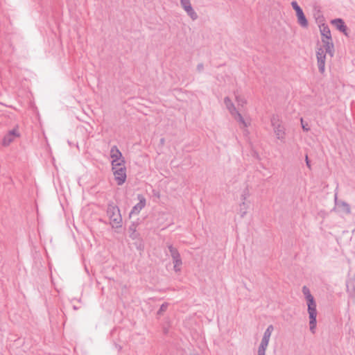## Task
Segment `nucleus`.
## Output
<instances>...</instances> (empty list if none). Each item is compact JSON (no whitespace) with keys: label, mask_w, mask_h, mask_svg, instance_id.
I'll list each match as a JSON object with an SVG mask.
<instances>
[{"label":"nucleus","mask_w":355,"mask_h":355,"mask_svg":"<svg viewBox=\"0 0 355 355\" xmlns=\"http://www.w3.org/2000/svg\"><path fill=\"white\" fill-rule=\"evenodd\" d=\"M302 293L304 294L308 306L307 311L309 318V329L312 334H315L317 326L316 317L318 313L316 309V302L313 296L311 295L309 288L307 286H304L302 287Z\"/></svg>","instance_id":"obj_1"},{"label":"nucleus","mask_w":355,"mask_h":355,"mask_svg":"<svg viewBox=\"0 0 355 355\" xmlns=\"http://www.w3.org/2000/svg\"><path fill=\"white\" fill-rule=\"evenodd\" d=\"M224 103L230 116L239 124L241 128H247L250 125L251 119L250 116L245 113L242 114L237 110L228 97L225 98Z\"/></svg>","instance_id":"obj_2"},{"label":"nucleus","mask_w":355,"mask_h":355,"mask_svg":"<svg viewBox=\"0 0 355 355\" xmlns=\"http://www.w3.org/2000/svg\"><path fill=\"white\" fill-rule=\"evenodd\" d=\"M320 30L322 35L321 42L322 44H324V48L326 52L328 53L331 57H333L334 46L332 42L330 29L327 26L322 24L320 26Z\"/></svg>","instance_id":"obj_3"},{"label":"nucleus","mask_w":355,"mask_h":355,"mask_svg":"<svg viewBox=\"0 0 355 355\" xmlns=\"http://www.w3.org/2000/svg\"><path fill=\"white\" fill-rule=\"evenodd\" d=\"M107 214L110 220V224L113 227L121 226L122 218L118 207L114 205H108Z\"/></svg>","instance_id":"obj_4"},{"label":"nucleus","mask_w":355,"mask_h":355,"mask_svg":"<svg viewBox=\"0 0 355 355\" xmlns=\"http://www.w3.org/2000/svg\"><path fill=\"white\" fill-rule=\"evenodd\" d=\"M271 125L277 139L284 141L286 137L285 128L277 115H273L271 118Z\"/></svg>","instance_id":"obj_5"},{"label":"nucleus","mask_w":355,"mask_h":355,"mask_svg":"<svg viewBox=\"0 0 355 355\" xmlns=\"http://www.w3.org/2000/svg\"><path fill=\"white\" fill-rule=\"evenodd\" d=\"M274 330L273 325L270 324L263 333L261 343L258 348L257 355H266V351L268 346L270 336Z\"/></svg>","instance_id":"obj_6"},{"label":"nucleus","mask_w":355,"mask_h":355,"mask_svg":"<svg viewBox=\"0 0 355 355\" xmlns=\"http://www.w3.org/2000/svg\"><path fill=\"white\" fill-rule=\"evenodd\" d=\"M327 54L329 53L326 52V50L324 48V44H322V46H318L316 49V58L318 69L321 73H323L325 71Z\"/></svg>","instance_id":"obj_7"},{"label":"nucleus","mask_w":355,"mask_h":355,"mask_svg":"<svg viewBox=\"0 0 355 355\" xmlns=\"http://www.w3.org/2000/svg\"><path fill=\"white\" fill-rule=\"evenodd\" d=\"M110 158L112 159V166L124 165L125 160L122 153L116 146H113L110 149Z\"/></svg>","instance_id":"obj_8"},{"label":"nucleus","mask_w":355,"mask_h":355,"mask_svg":"<svg viewBox=\"0 0 355 355\" xmlns=\"http://www.w3.org/2000/svg\"><path fill=\"white\" fill-rule=\"evenodd\" d=\"M112 169L118 185L123 184L126 180V169L125 164L112 166Z\"/></svg>","instance_id":"obj_9"},{"label":"nucleus","mask_w":355,"mask_h":355,"mask_svg":"<svg viewBox=\"0 0 355 355\" xmlns=\"http://www.w3.org/2000/svg\"><path fill=\"white\" fill-rule=\"evenodd\" d=\"M169 252L171 253V256L173 259V268L175 272H179L181 270V266L182 264V259L180 257V254L178 252V250L173 247V245H168Z\"/></svg>","instance_id":"obj_10"},{"label":"nucleus","mask_w":355,"mask_h":355,"mask_svg":"<svg viewBox=\"0 0 355 355\" xmlns=\"http://www.w3.org/2000/svg\"><path fill=\"white\" fill-rule=\"evenodd\" d=\"M180 3L182 9L193 21L198 19V15L192 7L191 0H180Z\"/></svg>","instance_id":"obj_11"},{"label":"nucleus","mask_w":355,"mask_h":355,"mask_svg":"<svg viewBox=\"0 0 355 355\" xmlns=\"http://www.w3.org/2000/svg\"><path fill=\"white\" fill-rule=\"evenodd\" d=\"M20 137V133L18 130V128L16 127L14 129L8 132L5 135L2 140V145L3 146H8L12 142H13L17 138Z\"/></svg>","instance_id":"obj_12"},{"label":"nucleus","mask_w":355,"mask_h":355,"mask_svg":"<svg viewBox=\"0 0 355 355\" xmlns=\"http://www.w3.org/2000/svg\"><path fill=\"white\" fill-rule=\"evenodd\" d=\"M137 199L139 200V202L132 207L130 213V216L138 215L141 209L146 206V200L143 195L139 194L137 196Z\"/></svg>","instance_id":"obj_13"},{"label":"nucleus","mask_w":355,"mask_h":355,"mask_svg":"<svg viewBox=\"0 0 355 355\" xmlns=\"http://www.w3.org/2000/svg\"><path fill=\"white\" fill-rule=\"evenodd\" d=\"M347 291L352 297H355V274L347 281Z\"/></svg>","instance_id":"obj_14"},{"label":"nucleus","mask_w":355,"mask_h":355,"mask_svg":"<svg viewBox=\"0 0 355 355\" xmlns=\"http://www.w3.org/2000/svg\"><path fill=\"white\" fill-rule=\"evenodd\" d=\"M234 95L235 97V100L237 103V105L239 107V109L244 108L245 106L247 105V99L245 97L241 94H240L238 92H234Z\"/></svg>","instance_id":"obj_15"},{"label":"nucleus","mask_w":355,"mask_h":355,"mask_svg":"<svg viewBox=\"0 0 355 355\" xmlns=\"http://www.w3.org/2000/svg\"><path fill=\"white\" fill-rule=\"evenodd\" d=\"M331 24L334 25L338 30L340 32L343 33L345 35L347 33V26H345L344 21L341 19H335L331 21Z\"/></svg>","instance_id":"obj_16"},{"label":"nucleus","mask_w":355,"mask_h":355,"mask_svg":"<svg viewBox=\"0 0 355 355\" xmlns=\"http://www.w3.org/2000/svg\"><path fill=\"white\" fill-rule=\"evenodd\" d=\"M336 205L340 211L347 214H349L351 213L350 206L348 203L343 201L337 202L336 200Z\"/></svg>","instance_id":"obj_17"},{"label":"nucleus","mask_w":355,"mask_h":355,"mask_svg":"<svg viewBox=\"0 0 355 355\" xmlns=\"http://www.w3.org/2000/svg\"><path fill=\"white\" fill-rule=\"evenodd\" d=\"M249 207L250 202H241L239 204V212L241 217H243L246 214L247 211L249 209Z\"/></svg>","instance_id":"obj_18"},{"label":"nucleus","mask_w":355,"mask_h":355,"mask_svg":"<svg viewBox=\"0 0 355 355\" xmlns=\"http://www.w3.org/2000/svg\"><path fill=\"white\" fill-rule=\"evenodd\" d=\"M297 21H298V23L302 27H306L308 26V21H307V19H306L305 15H304V13L297 17Z\"/></svg>","instance_id":"obj_19"},{"label":"nucleus","mask_w":355,"mask_h":355,"mask_svg":"<svg viewBox=\"0 0 355 355\" xmlns=\"http://www.w3.org/2000/svg\"><path fill=\"white\" fill-rule=\"evenodd\" d=\"M250 193L248 189H245L241 194V202H248V198L250 197Z\"/></svg>","instance_id":"obj_20"},{"label":"nucleus","mask_w":355,"mask_h":355,"mask_svg":"<svg viewBox=\"0 0 355 355\" xmlns=\"http://www.w3.org/2000/svg\"><path fill=\"white\" fill-rule=\"evenodd\" d=\"M291 6L296 12H297V10H300L302 9L296 1H292Z\"/></svg>","instance_id":"obj_21"},{"label":"nucleus","mask_w":355,"mask_h":355,"mask_svg":"<svg viewBox=\"0 0 355 355\" xmlns=\"http://www.w3.org/2000/svg\"><path fill=\"white\" fill-rule=\"evenodd\" d=\"M301 124H302V129L304 131L307 132V131H309L310 130L308 123H305V124L304 123L303 119H301Z\"/></svg>","instance_id":"obj_22"},{"label":"nucleus","mask_w":355,"mask_h":355,"mask_svg":"<svg viewBox=\"0 0 355 355\" xmlns=\"http://www.w3.org/2000/svg\"><path fill=\"white\" fill-rule=\"evenodd\" d=\"M167 307H168L167 303L162 304V306H160L159 311H158V314H160L162 312L165 311L166 310Z\"/></svg>","instance_id":"obj_23"},{"label":"nucleus","mask_w":355,"mask_h":355,"mask_svg":"<svg viewBox=\"0 0 355 355\" xmlns=\"http://www.w3.org/2000/svg\"><path fill=\"white\" fill-rule=\"evenodd\" d=\"M305 161H306V164L307 166V167L309 168H311V164H310V161L309 159V157H308V155H306L305 157Z\"/></svg>","instance_id":"obj_24"},{"label":"nucleus","mask_w":355,"mask_h":355,"mask_svg":"<svg viewBox=\"0 0 355 355\" xmlns=\"http://www.w3.org/2000/svg\"><path fill=\"white\" fill-rule=\"evenodd\" d=\"M303 11L301 9L300 10H297V12H296V15H297V17L300 15H301L302 14H303Z\"/></svg>","instance_id":"obj_25"},{"label":"nucleus","mask_w":355,"mask_h":355,"mask_svg":"<svg viewBox=\"0 0 355 355\" xmlns=\"http://www.w3.org/2000/svg\"><path fill=\"white\" fill-rule=\"evenodd\" d=\"M203 69V65L202 64H200L198 65V69L199 71L202 70Z\"/></svg>","instance_id":"obj_26"}]
</instances>
